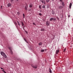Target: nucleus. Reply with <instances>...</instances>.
Here are the masks:
<instances>
[{"instance_id":"1","label":"nucleus","mask_w":73,"mask_h":73,"mask_svg":"<svg viewBox=\"0 0 73 73\" xmlns=\"http://www.w3.org/2000/svg\"><path fill=\"white\" fill-rule=\"evenodd\" d=\"M1 55H2L5 58H7V55H6V54H5L3 52H1Z\"/></svg>"},{"instance_id":"2","label":"nucleus","mask_w":73,"mask_h":73,"mask_svg":"<svg viewBox=\"0 0 73 73\" xmlns=\"http://www.w3.org/2000/svg\"><path fill=\"white\" fill-rule=\"evenodd\" d=\"M40 1L43 4H45V1L44 0H40Z\"/></svg>"},{"instance_id":"3","label":"nucleus","mask_w":73,"mask_h":73,"mask_svg":"<svg viewBox=\"0 0 73 73\" xmlns=\"http://www.w3.org/2000/svg\"><path fill=\"white\" fill-rule=\"evenodd\" d=\"M31 66L33 67V68H34L35 69H36L37 68V65H35V66H33L32 65H31Z\"/></svg>"},{"instance_id":"4","label":"nucleus","mask_w":73,"mask_h":73,"mask_svg":"<svg viewBox=\"0 0 73 73\" xmlns=\"http://www.w3.org/2000/svg\"><path fill=\"white\" fill-rule=\"evenodd\" d=\"M59 51L60 50H56V54H58V53L59 52Z\"/></svg>"},{"instance_id":"5","label":"nucleus","mask_w":73,"mask_h":73,"mask_svg":"<svg viewBox=\"0 0 73 73\" xmlns=\"http://www.w3.org/2000/svg\"><path fill=\"white\" fill-rule=\"evenodd\" d=\"M28 6L27 5L25 7V9L26 11H28Z\"/></svg>"},{"instance_id":"6","label":"nucleus","mask_w":73,"mask_h":73,"mask_svg":"<svg viewBox=\"0 0 73 73\" xmlns=\"http://www.w3.org/2000/svg\"><path fill=\"white\" fill-rule=\"evenodd\" d=\"M50 21H52V20H55V19L54 18H50Z\"/></svg>"},{"instance_id":"7","label":"nucleus","mask_w":73,"mask_h":73,"mask_svg":"<svg viewBox=\"0 0 73 73\" xmlns=\"http://www.w3.org/2000/svg\"><path fill=\"white\" fill-rule=\"evenodd\" d=\"M72 3H70L69 6V8L70 9V8H71V7H72Z\"/></svg>"},{"instance_id":"8","label":"nucleus","mask_w":73,"mask_h":73,"mask_svg":"<svg viewBox=\"0 0 73 73\" xmlns=\"http://www.w3.org/2000/svg\"><path fill=\"white\" fill-rule=\"evenodd\" d=\"M7 6L8 7H10L11 6V4L8 3L7 5Z\"/></svg>"},{"instance_id":"9","label":"nucleus","mask_w":73,"mask_h":73,"mask_svg":"<svg viewBox=\"0 0 73 73\" xmlns=\"http://www.w3.org/2000/svg\"><path fill=\"white\" fill-rule=\"evenodd\" d=\"M46 25L48 26L49 25V22H48V21H47L46 22Z\"/></svg>"},{"instance_id":"10","label":"nucleus","mask_w":73,"mask_h":73,"mask_svg":"<svg viewBox=\"0 0 73 73\" xmlns=\"http://www.w3.org/2000/svg\"><path fill=\"white\" fill-rule=\"evenodd\" d=\"M63 7H64L62 6H60L58 7V9H61V8H63Z\"/></svg>"},{"instance_id":"11","label":"nucleus","mask_w":73,"mask_h":73,"mask_svg":"<svg viewBox=\"0 0 73 73\" xmlns=\"http://www.w3.org/2000/svg\"><path fill=\"white\" fill-rule=\"evenodd\" d=\"M30 8H31L32 7V4H30L29 5Z\"/></svg>"},{"instance_id":"12","label":"nucleus","mask_w":73,"mask_h":73,"mask_svg":"<svg viewBox=\"0 0 73 73\" xmlns=\"http://www.w3.org/2000/svg\"><path fill=\"white\" fill-rule=\"evenodd\" d=\"M52 15H54V12L53 11V10H52Z\"/></svg>"},{"instance_id":"13","label":"nucleus","mask_w":73,"mask_h":73,"mask_svg":"<svg viewBox=\"0 0 73 73\" xmlns=\"http://www.w3.org/2000/svg\"><path fill=\"white\" fill-rule=\"evenodd\" d=\"M50 7V5H47V8H49Z\"/></svg>"},{"instance_id":"14","label":"nucleus","mask_w":73,"mask_h":73,"mask_svg":"<svg viewBox=\"0 0 73 73\" xmlns=\"http://www.w3.org/2000/svg\"><path fill=\"white\" fill-rule=\"evenodd\" d=\"M41 31H45V29H41Z\"/></svg>"},{"instance_id":"15","label":"nucleus","mask_w":73,"mask_h":73,"mask_svg":"<svg viewBox=\"0 0 73 73\" xmlns=\"http://www.w3.org/2000/svg\"><path fill=\"white\" fill-rule=\"evenodd\" d=\"M62 4L63 6H64V2H62Z\"/></svg>"},{"instance_id":"16","label":"nucleus","mask_w":73,"mask_h":73,"mask_svg":"<svg viewBox=\"0 0 73 73\" xmlns=\"http://www.w3.org/2000/svg\"><path fill=\"white\" fill-rule=\"evenodd\" d=\"M8 48L10 50H11V49H12V47H8Z\"/></svg>"},{"instance_id":"17","label":"nucleus","mask_w":73,"mask_h":73,"mask_svg":"<svg viewBox=\"0 0 73 73\" xmlns=\"http://www.w3.org/2000/svg\"><path fill=\"white\" fill-rule=\"evenodd\" d=\"M10 52L12 54H13V52H12V50H10Z\"/></svg>"},{"instance_id":"18","label":"nucleus","mask_w":73,"mask_h":73,"mask_svg":"<svg viewBox=\"0 0 73 73\" xmlns=\"http://www.w3.org/2000/svg\"><path fill=\"white\" fill-rule=\"evenodd\" d=\"M39 45H42V42H40L38 44Z\"/></svg>"},{"instance_id":"19","label":"nucleus","mask_w":73,"mask_h":73,"mask_svg":"<svg viewBox=\"0 0 73 73\" xmlns=\"http://www.w3.org/2000/svg\"><path fill=\"white\" fill-rule=\"evenodd\" d=\"M42 8H45V5H43L42 7Z\"/></svg>"},{"instance_id":"20","label":"nucleus","mask_w":73,"mask_h":73,"mask_svg":"<svg viewBox=\"0 0 73 73\" xmlns=\"http://www.w3.org/2000/svg\"><path fill=\"white\" fill-rule=\"evenodd\" d=\"M46 3H49V0H46Z\"/></svg>"},{"instance_id":"21","label":"nucleus","mask_w":73,"mask_h":73,"mask_svg":"<svg viewBox=\"0 0 73 73\" xmlns=\"http://www.w3.org/2000/svg\"><path fill=\"white\" fill-rule=\"evenodd\" d=\"M39 9H41V5H40L39 6Z\"/></svg>"},{"instance_id":"22","label":"nucleus","mask_w":73,"mask_h":73,"mask_svg":"<svg viewBox=\"0 0 73 73\" xmlns=\"http://www.w3.org/2000/svg\"><path fill=\"white\" fill-rule=\"evenodd\" d=\"M49 72H50V73H52V70L50 69V68L49 69Z\"/></svg>"},{"instance_id":"23","label":"nucleus","mask_w":73,"mask_h":73,"mask_svg":"<svg viewBox=\"0 0 73 73\" xmlns=\"http://www.w3.org/2000/svg\"><path fill=\"white\" fill-rule=\"evenodd\" d=\"M17 15H18V16H19V15H20V13L19 12H17Z\"/></svg>"},{"instance_id":"24","label":"nucleus","mask_w":73,"mask_h":73,"mask_svg":"<svg viewBox=\"0 0 73 73\" xmlns=\"http://www.w3.org/2000/svg\"><path fill=\"white\" fill-rule=\"evenodd\" d=\"M65 51H66V48H65L64 49L63 52H65Z\"/></svg>"},{"instance_id":"25","label":"nucleus","mask_w":73,"mask_h":73,"mask_svg":"<svg viewBox=\"0 0 73 73\" xmlns=\"http://www.w3.org/2000/svg\"><path fill=\"white\" fill-rule=\"evenodd\" d=\"M23 18H25V15L23 14Z\"/></svg>"},{"instance_id":"26","label":"nucleus","mask_w":73,"mask_h":73,"mask_svg":"<svg viewBox=\"0 0 73 73\" xmlns=\"http://www.w3.org/2000/svg\"><path fill=\"white\" fill-rule=\"evenodd\" d=\"M21 23H22V26H24V23H23L22 22H21Z\"/></svg>"},{"instance_id":"27","label":"nucleus","mask_w":73,"mask_h":73,"mask_svg":"<svg viewBox=\"0 0 73 73\" xmlns=\"http://www.w3.org/2000/svg\"><path fill=\"white\" fill-rule=\"evenodd\" d=\"M14 0H10L11 2H13Z\"/></svg>"},{"instance_id":"28","label":"nucleus","mask_w":73,"mask_h":73,"mask_svg":"<svg viewBox=\"0 0 73 73\" xmlns=\"http://www.w3.org/2000/svg\"><path fill=\"white\" fill-rule=\"evenodd\" d=\"M44 51V50H41V52H42Z\"/></svg>"},{"instance_id":"29","label":"nucleus","mask_w":73,"mask_h":73,"mask_svg":"<svg viewBox=\"0 0 73 73\" xmlns=\"http://www.w3.org/2000/svg\"><path fill=\"white\" fill-rule=\"evenodd\" d=\"M25 33H27V34H28V32L26 31H25Z\"/></svg>"},{"instance_id":"30","label":"nucleus","mask_w":73,"mask_h":73,"mask_svg":"<svg viewBox=\"0 0 73 73\" xmlns=\"http://www.w3.org/2000/svg\"><path fill=\"white\" fill-rule=\"evenodd\" d=\"M60 2H61V3L63 2V1H62V0H60Z\"/></svg>"},{"instance_id":"31","label":"nucleus","mask_w":73,"mask_h":73,"mask_svg":"<svg viewBox=\"0 0 73 73\" xmlns=\"http://www.w3.org/2000/svg\"><path fill=\"white\" fill-rule=\"evenodd\" d=\"M33 24L34 25H36V24H35V23H33Z\"/></svg>"},{"instance_id":"32","label":"nucleus","mask_w":73,"mask_h":73,"mask_svg":"<svg viewBox=\"0 0 73 73\" xmlns=\"http://www.w3.org/2000/svg\"><path fill=\"white\" fill-rule=\"evenodd\" d=\"M68 17H70V15H69L68 16Z\"/></svg>"},{"instance_id":"33","label":"nucleus","mask_w":73,"mask_h":73,"mask_svg":"<svg viewBox=\"0 0 73 73\" xmlns=\"http://www.w3.org/2000/svg\"><path fill=\"white\" fill-rule=\"evenodd\" d=\"M39 15H40V16H41V15H42V14H41V13H39Z\"/></svg>"},{"instance_id":"34","label":"nucleus","mask_w":73,"mask_h":73,"mask_svg":"<svg viewBox=\"0 0 73 73\" xmlns=\"http://www.w3.org/2000/svg\"><path fill=\"white\" fill-rule=\"evenodd\" d=\"M14 24H15V25H17V23H16V22H15L14 23Z\"/></svg>"},{"instance_id":"35","label":"nucleus","mask_w":73,"mask_h":73,"mask_svg":"<svg viewBox=\"0 0 73 73\" xmlns=\"http://www.w3.org/2000/svg\"><path fill=\"white\" fill-rule=\"evenodd\" d=\"M24 40H25V41H26V39L25 38H24Z\"/></svg>"},{"instance_id":"36","label":"nucleus","mask_w":73,"mask_h":73,"mask_svg":"<svg viewBox=\"0 0 73 73\" xmlns=\"http://www.w3.org/2000/svg\"><path fill=\"white\" fill-rule=\"evenodd\" d=\"M18 25H19L20 26V23H18Z\"/></svg>"},{"instance_id":"37","label":"nucleus","mask_w":73,"mask_h":73,"mask_svg":"<svg viewBox=\"0 0 73 73\" xmlns=\"http://www.w3.org/2000/svg\"><path fill=\"white\" fill-rule=\"evenodd\" d=\"M1 69H3V70H4V69L3 68H1Z\"/></svg>"},{"instance_id":"38","label":"nucleus","mask_w":73,"mask_h":73,"mask_svg":"<svg viewBox=\"0 0 73 73\" xmlns=\"http://www.w3.org/2000/svg\"><path fill=\"white\" fill-rule=\"evenodd\" d=\"M2 7H3V6H1V9H2Z\"/></svg>"},{"instance_id":"39","label":"nucleus","mask_w":73,"mask_h":73,"mask_svg":"<svg viewBox=\"0 0 73 73\" xmlns=\"http://www.w3.org/2000/svg\"><path fill=\"white\" fill-rule=\"evenodd\" d=\"M26 42H27V43H28V42L27 41V40H26Z\"/></svg>"},{"instance_id":"40","label":"nucleus","mask_w":73,"mask_h":73,"mask_svg":"<svg viewBox=\"0 0 73 73\" xmlns=\"http://www.w3.org/2000/svg\"><path fill=\"white\" fill-rule=\"evenodd\" d=\"M2 71L3 72H5V71H4V70H2Z\"/></svg>"},{"instance_id":"41","label":"nucleus","mask_w":73,"mask_h":73,"mask_svg":"<svg viewBox=\"0 0 73 73\" xmlns=\"http://www.w3.org/2000/svg\"><path fill=\"white\" fill-rule=\"evenodd\" d=\"M31 9H29V11H31Z\"/></svg>"},{"instance_id":"42","label":"nucleus","mask_w":73,"mask_h":73,"mask_svg":"<svg viewBox=\"0 0 73 73\" xmlns=\"http://www.w3.org/2000/svg\"><path fill=\"white\" fill-rule=\"evenodd\" d=\"M18 24H19V21H17Z\"/></svg>"},{"instance_id":"43","label":"nucleus","mask_w":73,"mask_h":73,"mask_svg":"<svg viewBox=\"0 0 73 73\" xmlns=\"http://www.w3.org/2000/svg\"><path fill=\"white\" fill-rule=\"evenodd\" d=\"M4 72L5 73H6V72H5V71Z\"/></svg>"},{"instance_id":"44","label":"nucleus","mask_w":73,"mask_h":73,"mask_svg":"<svg viewBox=\"0 0 73 73\" xmlns=\"http://www.w3.org/2000/svg\"><path fill=\"white\" fill-rule=\"evenodd\" d=\"M52 0V1H54V0Z\"/></svg>"},{"instance_id":"45","label":"nucleus","mask_w":73,"mask_h":73,"mask_svg":"<svg viewBox=\"0 0 73 73\" xmlns=\"http://www.w3.org/2000/svg\"><path fill=\"white\" fill-rule=\"evenodd\" d=\"M17 0V1H18V0Z\"/></svg>"}]
</instances>
